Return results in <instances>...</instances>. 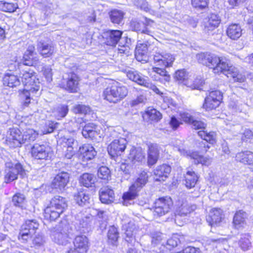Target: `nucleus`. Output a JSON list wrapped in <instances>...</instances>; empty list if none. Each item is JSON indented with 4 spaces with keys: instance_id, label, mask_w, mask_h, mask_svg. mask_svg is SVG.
Instances as JSON below:
<instances>
[{
    "instance_id": "24",
    "label": "nucleus",
    "mask_w": 253,
    "mask_h": 253,
    "mask_svg": "<svg viewBox=\"0 0 253 253\" xmlns=\"http://www.w3.org/2000/svg\"><path fill=\"white\" fill-rule=\"evenodd\" d=\"M171 171V167L166 164H163L158 166L154 170V174L155 175L156 181H164L168 177Z\"/></svg>"
},
{
    "instance_id": "1",
    "label": "nucleus",
    "mask_w": 253,
    "mask_h": 253,
    "mask_svg": "<svg viewBox=\"0 0 253 253\" xmlns=\"http://www.w3.org/2000/svg\"><path fill=\"white\" fill-rule=\"evenodd\" d=\"M198 62L212 69L214 74L222 73L228 78H233L234 82H243L244 77L238 70L230 64L229 60L225 56L219 57L211 53H201L197 55Z\"/></svg>"
},
{
    "instance_id": "17",
    "label": "nucleus",
    "mask_w": 253,
    "mask_h": 253,
    "mask_svg": "<svg viewBox=\"0 0 253 253\" xmlns=\"http://www.w3.org/2000/svg\"><path fill=\"white\" fill-rule=\"evenodd\" d=\"M65 156L68 159H71L75 154V149L77 148L78 142L72 137H64L61 138V146Z\"/></svg>"
},
{
    "instance_id": "40",
    "label": "nucleus",
    "mask_w": 253,
    "mask_h": 253,
    "mask_svg": "<svg viewBox=\"0 0 253 253\" xmlns=\"http://www.w3.org/2000/svg\"><path fill=\"white\" fill-rule=\"evenodd\" d=\"M96 181V176L94 174L89 173H84L80 178V183L86 187L92 186Z\"/></svg>"
},
{
    "instance_id": "58",
    "label": "nucleus",
    "mask_w": 253,
    "mask_h": 253,
    "mask_svg": "<svg viewBox=\"0 0 253 253\" xmlns=\"http://www.w3.org/2000/svg\"><path fill=\"white\" fill-rule=\"evenodd\" d=\"M209 0H191V4L195 8L202 10L208 7Z\"/></svg>"
},
{
    "instance_id": "39",
    "label": "nucleus",
    "mask_w": 253,
    "mask_h": 253,
    "mask_svg": "<svg viewBox=\"0 0 253 253\" xmlns=\"http://www.w3.org/2000/svg\"><path fill=\"white\" fill-rule=\"evenodd\" d=\"M236 160L245 164L251 165L253 164V153L248 151L238 153Z\"/></svg>"
},
{
    "instance_id": "53",
    "label": "nucleus",
    "mask_w": 253,
    "mask_h": 253,
    "mask_svg": "<svg viewBox=\"0 0 253 253\" xmlns=\"http://www.w3.org/2000/svg\"><path fill=\"white\" fill-rule=\"evenodd\" d=\"M25 197L23 194L16 193L12 197V202L13 204L18 207L23 208L25 205Z\"/></svg>"
},
{
    "instance_id": "14",
    "label": "nucleus",
    "mask_w": 253,
    "mask_h": 253,
    "mask_svg": "<svg viewBox=\"0 0 253 253\" xmlns=\"http://www.w3.org/2000/svg\"><path fill=\"white\" fill-rule=\"evenodd\" d=\"M123 229L125 230L126 240L128 243L133 244L136 240V234L139 230L134 221L129 218L123 220Z\"/></svg>"
},
{
    "instance_id": "34",
    "label": "nucleus",
    "mask_w": 253,
    "mask_h": 253,
    "mask_svg": "<svg viewBox=\"0 0 253 253\" xmlns=\"http://www.w3.org/2000/svg\"><path fill=\"white\" fill-rule=\"evenodd\" d=\"M39 48L41 54L44 57H50L55 52V47L51 42H41Z\"/></svg>"
},
{
    "instance_id": "41",
    "label": "nucleus",
    "mask_w": 253,
    "mask_h": 253,
    "mask_svg": "<svg viewBox=\"0 0 253 253\" xmlns=\"http://www.w3.org/2000/svg\"><path fill=\"white\" fill-rule=\"evenodd\" d=\"M3 84L11 87L19 85L20 81L17 76L12 74L6 73L3 78Z\"/></svg>"
},
{
    "instance_id": "3",
    "label": "nucleus",
    "mask_w": 253,
    "mask_h": 253,
    "mask_svg": "<svg viewBox=\"0 0 253 253\" xmlns=\"http://www.w3.org/2000/svg\"><path fill=\"white\" fill-rule=\"evenodd\" d=\"M66 199L55 196L50 201V205L44 210V217L51 221L56 219L67 208Z\"/></svg>"
},
{
    "instance_id": "18",
    "label": "nucleus",
    "mask_w": 253,
    "mask_h": 253,
    "mask_svg": "<svg viewBox=\"0 0 253 253\" xmlns=\"http://www.w3.org/2000/svg\"><path fill=\"white\" fill-rule=\"evenodd\" d=\"M154 62L156 66L163 68L171 67L175 60L174 57L169 53H157L154 55Z\"/></svg>"
},
{
    "instance_id": "51",
    "label": "nucleus",
    "mask_w": 253,
    "mask_h": 253,
    "mask_svg": "<svg viewBox=\"0 0 253 253\" xmlns=\"http://www.w3.org/2000/svg\"><path fill=\"white\" fill-rule=\"evenodd\" d=\"M109 241L113 245H115L119 238L118 229L114 226H111L108 231Z\"/></svg>"
},
{
    "instance_id": "13",
    "label": "nucleus",
    "mask_w": 253,
    "mask_h": 253,
    "mask_svg": "<svg viewBox=\"0 0 253 253\" xmlns=\"http://www.w3.org/2000/svg\"><path fill=\"white\" fill-rule=\"evenodd\" d=\"M154 204V214L161 216L169 211L172 205V201L168 197H161L156 200Z\"/></svg>"
},
{
    "instance_id": "49",
    "label": "nucleus",
    "mask_w": 253,
    "mask_h": 253,
    "mask_svg": "<svg viewBox=\"0 0 253 253\" xmlns=\"http://www.w3.org/2000/svg\"><path fill=\"white\" fill-rule=\"evenodd\" d=\"M166 68L163 67H153L152 71L161 76L163 78H159L158 80L162 82L165 83L168 82L170 80V77L165 69Z\"/></svg>"
},
{
    "instance_id": "22",
    "label": "nucleus",
    "mask_w": 253,
    "mask_h": 253,
    "mask_svg": "<svg viewBox=\"0 0 253 253\" xmlns=\"http://www.w3.org/2000/svg\"><path fill=\"white\" fill-rule=\"evenodd\" d=\"M159 158V150L158 145L151 143L148 145L147 151V163L148 166H153L157 162Z\"/></svg>"
},
{
    "instance_id": "47",
    "label": "nucleus",
    "mask_w": 253,
    "mask_h": 253,
    "mask_svg": "<svg viewBox=\"0 0 253 253\" xmlns=\"http://www.w3.org/2000/svg\"><path fill=\"white\" fill-rule=\"evenodd\" d=\"M72 110L73 112L75 114H80L84 115L89 114L92 111L89 106L82 104H75L73 106Z\"/></svg>"
},
{
    "instance_id": "42",
    "label": "nucleus",
    "mask_w": 253,
    "mask_h": 253,
    "mask_svg": "<svg viewBox=\"0 0 253 253\" xmlns=\"http://www.w3.org/2000/svg\"><path fill=\"white\" fill-rule=\"evenodd\" d=\"M198 179V177L193 171L188 170L185 175V186L190 189L195 187Z\"/></svg>"
},
{
    "instance_id": "63",
    "label": "nucleus",
    "mask_w": 253,
    "mask_h": 253,
    "mask_svg": "<svg viewBox=\"0 0 253 253\" xmlns=\"http://www.w3.org/2000/svg\"><path fill=\"white\" fill-rule=\"evenodd\" d=\"M191 124L192 125L193 128L195 129H205L206 126V124L203 121L194 119Z\"/></svg>"
},
{
    "instance_id": "55",
    "label": "nucleus",
    "mask_w": 253,
    "mask_h": 253,
    "mask_svg": "<svg viewBox=\"0 0 253 253\" xmlns=\"http://www.w3.org/2000/svg\"><path fill=\"white\" fill-rule=\"evenodd\" d=\"M97 175L100 179L108 180L111 176L110 170L108 167L102 166L98 169Z\"/></svg>"
},
{
    "instance_id": "35",
    "label": "nucleus",
    "mask_w": 253,
    "mask_h": 253,
    "mask_svg": "<svg viewBox=\"0 0 253 253\" xmlns=\"http://www.w3.org/2000/svg\"><path fill=\"white\" fill-rule=\"evenodd\" d=\"M197 208L196 205H190L187 202L183 203L179 208L178 213L175 217V221L179 219V217L187 216Z\"/></svg>"
},
{
    "instance_id": "21",
    "label": "nucleus",
    "mask_w": 253,
    "mask_h": 253,
    "mask_svg": "<svg viewBox=\"0 0 253 253\" xmlns=\"http://www.w3.org/2000/svg\"><path fill=\"white\" fill-rule=\"evenodd\" d=\"M144 20V21H141L136 19H133L130 22V27L134 31L151 35L152 34L151 31L149 30L146 26H148L151 23H153V21L146 18Z\"/></svg>"
},
{
    "instance_id": "61",
    "label": "nucleus",
    "mask_w": 253,
    "mask_h": 253,
    "mask_svg": "<svg viewBox=\"0 0 253 253\" xmlns=\"http://www.w3.org/2000/svg\"><path fill=\"white\" fill-rule=\"evenodd\" d=\"M43 74L47 82H50L52 80V69L50 67L46 66L42 68Z\"/></svg>"
},
{
    "instance_id": "45",
    "label": "nucleus",
    "mask_w": 253,
    "mask_h": 253,
    "mask_svg": "<svg viewBox=\"0 0 253 253\" xmlns=\"http://www.w3.org/2000/svg\"><path fill=\"white\" fill-rule=\"evenodd\" d=\"M68 111L69 108L67 105L60 104L54 108L53 114L57 120H60L64 118L68 114Z\"/></svg>"
},
{
    "instance_id": "11",
    "label": "nucleus",
    "mask_w": 253,
    "mask_h": 253,
    "mask_svg": "<svg viewBox=\"0 0 253 253\" xmlns=\"http://www.w3.org/2000/svg\"><path fill=\"white\" fill-rule=\"evenodd\" d=\"M175 148L181 155L193 159L196 164H201L202 165L208 166L211 164V159L210 157H204L196 152L188 151L182 146L175 147Z\"/></svg>"
},
{
    "instance_id": "62",
    "label": "nucleus",
    "mask_w": 253,
    "mask_h": 253,
    "mask_svg": "<svg viewBox=\"0 0 253 253\" xmlns=\"http://www.w3.org/2000/svg\"><path fill=\"white\" fill-rule=\"evenodd\" d=\"M187 77V73L184 69L178 70L175 73V78L177 80L185 81Z\"/></svg>"
},
{
    "instance_id": "37",
    "label": "nucleus",
    "mask_w": 253,
    "mask_h": 253,
    "mask_svg": "<svg viewBox=\"0 0 253 253\" xmlns=\"http://www.w3.org/2000/svg\"><path fill=\"white\" fill-rule=\"evenodd\" d=\"M221 20L219 16L215 14H211L208 21L205 23V31L207 32L212 31L218 26Z\"/></svg>"
},
{
    "instance_id": "4",
    "label": "nucleus",
    "mask_w": 253,
    "mask_h": 253,
    "mask_svg": "<svg viewBox=\"0 0 253 253\" xmlns=\"http://www.w3.org/2000/svg\"><path fill=\"white\" fill-rule=\"evenodd\" d=\"M128 89L126 86L115 82L104 90L102 96L109 102L117 103L126 97Z\"/></svg>"
},
{
    "instance_id": "7",
    "label": "nucleus",
    "mask_w": 253,
    "mask_h": 253,
    "mask_svg": "<svg viewBox=\"0 0 253 253\" xmlns=\"http://www.w3.org/2000/svg\"><path fill=\"white\" fill-rule=\"evenodd\" d=\"M4 173V181L6 183H9L17 179L18 175L21 177H24L26 175V171L20 163L13 164L11 162L5 163Z\"/></svg>"
},
{
    "instance_id": "26",
    "label": "nucleus",
    "mask_w": 253,
    "mask_h": 253,
    "mask_svg": "<svg viewBox=\"0 0 253 253\" xmlns=\"http://www.w3.org/2000/svg\"><path fill=\"white\" fill-rule=\"evenodd\" d=\"M145 153L142 149L140 148L132 147L128 155V159L133 164L141 162L145 159Z\"/></svg>"
},
{
    "instance_id": "16",
    "label": "nucleus",
    "mask_w": 253,
    "mask_h": 253,
    "mask_svg": "<svg viewBox=\"0 0 253 253\" xmlns=\"http://www.w3.org/2000/svg\"><path fill=\"white\" fill-rule=\"evenodd\" d=\"M6 140L11 147H20L23 144V134L18 128H10L7 131Z\"/></svg>"
},
{
    "instance_id": "46",
    "label": "nucleus",
    "mask_w": 253,
    "mask_h": 253,
    "mask_svg": "<svg viewBox=\"0 0 253 253\" xmlns=\"http://www.w3.org/2000/svg\"><path fill=\"white\" fill-rule=\"evenodd\" d=\"M23 144L26 142L34 141L38 135V133L32 128L29 127L23 129Z\"/></svg>"
},
{
    "instance_id": "5",
    "label": "nucleus",
    "mask_w": 253,
    "mask_h": 253,
    "mask_svg": "<svg viewBox=\"0 0 253 253\" xmlns=\"http://www.w3.org/2000/svg\"><path fill=\"white\" fill-rule=\"evenodd\" d=\"M148 174L145 171H142L129 188L127 192L123 195V204L125 206L130 205L133 200L138 196V192L146 184L148 180Z\"/></svg>"
},
{
    "instance_id": "29",
    "label": "nucleus",
    "mask_w": 253,
    "mask_h": 253,
    "mask_svg": "<svg viewBox=\"0 0 253 253\" xmlns=\"http://www.w3.org/2000/svg\"><path fill=\"white\" fill-rule=\"evenodd\" d=\"M79 151L84 161L90 160L96 155V152L94 147L88 144L80 147Z\"/></svg>"
},
{
    "instance_id": "19",
    "label": "nucleus",
    "mask_w": 253,
    "mask_h": 253,
    "mask_svg": "<svg viewBox=\"0 0 253 253\" xmlns=\"http://www.w3.org/2000/svg\"><path fill=\"white\" fill-rule=\"evenodd\" d=\"M70 174L65 171H61L56 175L52 182L53 188L62 191L64 190L69 181Z\"/></svg>"
},
{
    "instance_id": "52",
    "label": "nucleus",
    "mask_w": 253,
    "mask_h": 253,
    "mask_svg": "<svg viewBox=\"0 0 253 253\" xmlns=\"http://www.w3.org/2000/svg\"><path fill=\"white\" fill-rule=\"evenodd\" d=\"M145 117L152 121H158L162 118V114L155 109H148L145 112Z\"/></svg>"
},
{
    "instance_id": "6",
    "label": "nucleus",
    "mask_w": 253,
    "mask_h": 253,
    "mask_svg": "<svg viewBox=\"0 0 253 253\" xmlns=\"http://www.w3.org/2000/svg\"><path fill=\"white\" fill-rule=\"evenodd\" d=\"M69 225L67 221H62L51 230V237L52 241L58 245H66L69 242Z\"/></svg>"
},
{
    "instance_id": "2",
    "label": "nucleus",
    "mask_w": 253,
    "mask_h": 253,
    "mask_svg": "<svg viewBox=\"0 0 253 253\" xmlns=\"http://www.w3.org/2000/svg\"><path fill=\"white\" fill-rule=\"evenodd\" d=\"M21 80L25 88L21 94V97L24 99V106L27 107L30 103L31 96H39L41 95V84L36 78L35 73L30 69L23 71Z\"/></svg>"
},
{
    "instance_id": "30",
    "label": "nucleus",
    "mask_w": 253,
    "mask_h": 253,
    "mask_svg": "<svg viewBox=\"0 0 253 253\" xmlns=\"http://www.w3.org/2000/svg\"><path fill=\"white\" fill-rule=\"evenodd\" d=\"M148 46L146 43L137 42L135 50V56L139 61H146L147 59Z\"/></svg>"
},
{
    "instance_id": "23",
    "label": "nucleus",
    "mask_w": 253,
    "mask_h": 253,
    "mask_svg": "<svg viewBox=\"0 0 253 253\" xmlns=\"http://www.w3.org/2000/svg\"><path fill=\"white\" fill-rule=\"evenodd\" d=\"M222 218V211L220 209L214 208L210 211L207 221L209 225L212 226L219 224Z\"/></svg>"
},
{
    "instance_id": "59",
    "label": "nucleus",
    "mask_w": 253,
    "mask_h": 253,
    "mask_svg": "<svg viewBox=\"0 0 253 253\" xmlns=\"http://www.w3.org/2000/svg\"><path fill=\"white\" fill-rule=\"evenodd\" d=\"M96 216L99 221L101 222V227H105L108 220L106 212L103 211H97Z\"/></svg>"
},
{
    "instance_id": "31",
    "label": "nucleus",
    "mask_w": 253,
    "mask_h": 253,
    "mask_svg": "<svg viewBox=\"0 0 253 253\" xmlns=\"http://www.w3.org/2000/svg\"><path fill=\"white\" fill-rule=\"evenodd\" d=\"M79 77L75 73H71L68 77L65 88L71 92H77L79 88Z\"/></svg>"
},
{
    "instance_id": "33",
    "label": "nucleus",
    "mask_w": 253,
    "mask_h": 253,
    "mask_svg": "<svg viewBox=\"0 0 253 253\" xmlns=\"http://www.w3.org/2000/svg\"><path fill=\"white\" fill-rule=\"evenodd\" d=\"M247 214L242 210L237 211L233 218V225L235 228L239 229L246 225Z\"/></svg>"
},
{
    "instance_id": "43",
    "label": "nucleus",
    "mask_w": 253,
    "mask_h": 253,
    "mask_svg": "<svg viewBox=\"0 0 253 253\" xmlns=\"http://www.w3.org/2000/svg\"><path fill=\"white\" fill-rule=\"evenodd\" d=\"M124 15L125 13L121 10L113 9L109 12L110 20L114 24H123Z\"/></svg>"
},
{
    "instance_id": "20",
    "label": "nucleus",
    "mask_w": 253,
    "mask_h": 253,
    "mask_svg": "<svg viewBox=\"0 0 253 253\" xmlns=\"http://www.w3.org/2000/svg\"><path fill=\"white\" fill-rule=\"evenodd\" d=\"M74 248L79 253H87L89 249V242L87 237L84 235L77 236L74 240Z\"/></svg>"
},
{
    "instance_id": "10",
    "label": "nucleus",
    "mask_w": 253,
    "mask_h": 253,
    "mask_svg": "<svg viewBox=\"0 0 253 253\" xmlns=\"http://www.w3.org/2000/svg\"><path fill=\"white\" fill-rule=\"evenodd\" d=\"M222 99V94L219 90H213L209 93L205 99L203 107L206 111L215 109L217 107Z\"/></svg>"
},
{
    "instance_id": "9",
    "label": "nucleus",
    "mask_w": 253,
    "mask_h": 253,
    "mask_svg": "<svg viewBox=\"0 0 253 253\" xmlns=\"http://www.w3.org/2000/svg\"><path fill=\"white\" fill-rule=\"evenodd\" d=\"M93 216L88 213L80 212L77 215L75 227L82 233L88 232L91 230L93 223Z\"/></svg>"
},
{
    "instance_id": "25",
    "label": "nucleus",
    "mask_w": 253,
    "mask_h": 253,
    "mask_svg": "<svg viewBox=\"0 0 253 253\" xmlns=\"http://www.w3.org/2000/svg\"><path fill=\"white\" fill-rule=\"evenodd\" d=\"M99 194L100 200L102 203L108 204L115 200L114 192L108 187L101 188Z\"/></svg>"
},
{
    "instance_id": "28",
    "label": "nucleus",
    "mask_w": 253,
    "mask_h": 253,
    "mask_svg": "<svg viewBox=\"0 0 253 253\" xmlns=\"http://www.w3.org/2000/svg\"><path fill=\"white\" fill-rule=\"evenodd\" d=\"M122 32L120 30H109L108 31L105 35L106 36V44L110 46L116 45L120 39L122 35Z\"/></svg>"
},
{
    "instance_id": "32",
    "label": "nucleus",
    "mask_w": 253,
    "mask_h": 253,
    "mask_svg": "<svg viewBox=\"0 0 253 253\" xmlns=\"http://www.w3.org/2000/svg\"><path fill=\"white\" fill-rule=\"evenodd\" d=\"M227 36L233 40H238L242 35V29L239 24H232L226 29Z\"/></svg>"
},
{
    "instance_id": "8",
    "label": "nucleus",
    "mask_w": 253,
    "mask_h": 253,
    "mask_svg": "<svg viewBox=\"0 0 253 253\" xmlns=\"http://www.w3.org/2000/svg\"><path fill=\"white\" fill-rule=\"evenodd\" d=\"M39 225V224L36 219L26 220L21 226L18 239L22 243L26 242L35 233Z\"/></svg>"
},
{
    "instance_id": "60",
    "label": "nucleus",
    "mask_w": 253,
    "mask_h": 253,
    "mask_svg": "<svg viewBox=\"0 0 253 253\" xmlns=\"http://www.w3.org/2000/svg\"><path fill=\"white\" fill-rule=\"evenodd\" d=\"M180 242L179 236L178 235H174L171 238L169 239L167 241V245L170 248L176 247L178 243Z\"/></svg>"
},
{
    "instance_id": "44",
    "label": "nucleus",
    "mask_w": 253,
    "mask_h": 253,
    "mask_svg": "<svg viewBox=\"0 0 253 253\" xmlns=\"http://www.w3.org/2000/svg\"><path fill=\"white\" fill-rule=\"evenodd\" d=\"M34 46H29L23 56V64L27 66H32L34 64Z\"/></svg>"
},
{
    "instance_id": "48",
    "label": "nucleus",
    "mask_w": 253,
    "mask_h": 253,
    "mask_svg": "<svg viewBox=\"0 0 253 253\" xmlns=\"http://www.w3.org/2000/svg\"><path fill=\"white\" fill-rule=\"evenodd\" d=\"M18 8L16 3L9 2L5 0H0V10L6 12H13Z\"/></svg>"
},
{
    "instance_id": "57",
    "label": "nucleus",
    "mask_w": 253,
    "mask_h": 253,
    "mask_svg": "<svg viewBox=\"0 0 253 253\" xmlns=\"http://www.w3.org/2000/svg\"><path fill=\"white\" fill-rule=\"evenodd\" d=\"M59 124L52 121H48L46 122L42 132L44 134L50 133L52 132L54 129L57 128Z\"/></svg>"
},
{
    "instance_id": "12",
    "label": "nucleus",
    "mask_w": 253,
    "mask_h": 253,
    "mask_svg": "<svg viewBox=\"0 0 253 253\" xmlns=\"http://www.w3.org/2000/svg\"><path fill=\"white\" fill-rule=\"evenodd\" d=\"M31 154L37 160H47L51 157L50 148L46 145L35 144L31 149Z\"/></svg>"
},
{
    "instance_id": "54",
    "label": "nucleus",
    "mask_w": 253,
    "mask_h": 253,
    "mask_svg": "<svg viewBox=\"0 0 253 253\" xmlns=\"http://www.w3.org/2000/svg\"><path fill=\"white\" fill-rule=\"evenodd\" d=\"M203 84V81L200 78H197L193 81L188 80L185 81L184 84L192 89H201V87Z\"/></svg>"
},
{
    "instance_id": "64",
    "label": "nucleus",
    "mask_w": 253,
    "mask_h": 253,
    "mask_svg": "<svg viewBox=\"0 0 253 253\" xmlns=\"http://www.w3.org/2000/svg\"><path fill=\"white\" fill-rule=\"evenodd\" d=\"M181 124H182L181 122L179 121L175 116L171 117L169 125L173 129H176Z\"/></svg>"
},
{
    "instance_id": "38",
    "label": "nucleus",
    "mask_w": 253,
    "mask_h": 253,
    "mask_svg": "<svg viewBox=\"0 0 253 253\" xmlns=\"http://www.w3.org/2000/svg\"><path fill=\"white\" fill-rule=\"evenodd\" d=\"M89 196L86 191L80 190L74 195V200L79 205L83 206L89 203Z\"/></svg>"
},
{
    "instance_id": "56",
    "label": "nucleus",
    "mask_w": 253,
    "mask_h": 253,
    "mask_svg": "<svg viewBox=\"0 0 253 253\" xmlns=\"http://www.w3.org/2000/svg\"><path fill=\"white\" fill-rule=\"evenodd\" d=\"M249 237V235H243L239 241V245L243 251H247L251 247V243Z\"/></svg>"
},
{
    "instance_id": "50",
    "label": "nucleus",
    "mask_w": 253,
    "mask_h": 253,
    "mask_svg": "<svg viewBox=\"0 0 253 253\" xmlns=\"http://www.w3.org/2000/svg\"><path fill=\"white\" fill-rule=\"evenodd\" d=\"M198 134L202 139L211 144H213L215 142V133L214 132L208 133L201 130L198 132Z\"/></svg>"
},
{
    "instance_id": "15",
    "label": "nucleus",
    "mask_w": 253,
    "mask_h": 253,
    "mask_svg": "<svg viewBox=\"0 0 253 253\" xmlns=\"http://www.w3.org/2000/svg\"><path fill=\"white\" fill-rule=\"evenodd\" d=\"M127 143L126 139L122 137L114 140L108 147V153L113 157L121 155L125 151Z\"/></svg>"
},
{
    "instance_id": "36",
    "label": "nucleus",
    "mask_w": 253,
    "mask_h": 253,
    "mask_svg": "<svg viewBox=\"0 0 253 253\" xmlns=\"http://www.w3.org/2000/svg\"><path fill=\"white\" fill-rule=\"evenodd\" d=\"M127 78L140 85L146 84V79L144 76L134 70H129L126 72Z\"/></svg>"
},
{
    "instance_id": "27",
    "label": "nucleus",
    "mask_w": 253,
    "mask_h": 253,
    "mask_svg": "<svg viewBox=\"0 0 253 253\" xmlns=\"http://www.w3.org/2000/svg\"><path fill=\"white\" fill-rule=\"evenodd\" d=\"M98 130L97 126L95 124L88 123L84 126L82 133L84 138L93 139L99 135Z\"/></svg>"
}]
</instances>
